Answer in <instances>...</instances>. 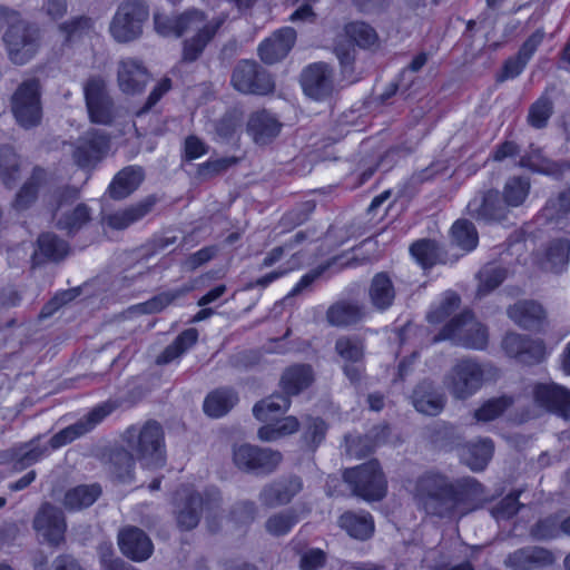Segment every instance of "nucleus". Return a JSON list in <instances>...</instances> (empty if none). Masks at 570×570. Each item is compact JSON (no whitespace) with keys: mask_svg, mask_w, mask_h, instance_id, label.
<instances>
[{"mask_svg":"<svg viewBox=\"0 0 570 570\" xmlns=\"http://www.w3.org/2000/svg\"><path fill=\"white\" fill-rule=\"evenodd\" d=\"M484 489L473 478L452 481L448 475L429 471L416 479L414 498L428 514L459 519L479 508Z\"/></svg>","mask_w":570,"mask_h":570,"instance_id":"f257e3e1","label":"nucleus"},{"mask_svg":"<svg viewBox=\"0 0 570 570\" xmlns=\"http://www.w3.org/2000/svg\"><path fill=\"white\" fill-rule=\"evenodd\" d=\"M114 409L115 406L110 403L100 404L76 423L56 433L48 443H42L41 436H37L29 442L8 450L6 455L11 460L13 471L20 472L49 455L50 449H59L87 434L108 416Z\"/></svg>","mask_w":570,"mask_h":570,"instance_id":"f03ea898","label":"nucleus"},{"mask_svg":"<svg viewBox=\"0 0 570 570\" xmlns=\"http://www.w3.org/2000/svg\"><path fill=\"white\" fill-rule=\"evenodd\" d=\"M122 439L144 465L159 468L165 464V432L157 421L149 420L141 425H130Z\"/></svg>","mask_w":570,"mask_h":570,"instance_id":"7ed1b4c3","label":"nucleus"},{"mask_svg":"<svg viewBox=\"0 0 570 570\" xmlns=\"http://www.w3.org/2000/svg\"><path fill=\"white\" fill-rule=\"evenodd\" d=\"M495 370L491 364L479 362L473 357L456 360L444 375L443 384L456 400H468L492 379Z\"/></svg>","mask_w":570,"mask_h":570,"instance_id":"20e7f679","label":"nucleus"},{"mask_svg":"<svg viewBox=\"0 0 570 570\" xmlns=\"http://www.w3.org/2000/svg\"><path fill=\"white\" fill-rule=\"evenodd\" d=\"M148 19L149 7L145 0H124L109 23V33L118 43L136 41Z\"/></svg>","mask_w":570,"mask_h":570,"instance_id":"39448f33","label":"nucleus"},{"mask_svg":"<svg viewBox=\"0 0 570 570\" xmlns=\"http://www.w3.org/2000/svg\"><path fill=\"white\" fill-rule=\"evenodd\" d=\"M11 112L17 124L31 129L42 119L41 87L37 78L23 80L10 98Z\"/></svg>","mask_w":570,"mask_h":570,"instance_id":"423d86ee","label":"nucleus"},{"mask_svg":"<svg viewBox=\"0 0 570 570\" xmlns=\"http://www.w3.org/2000/svg\"><path fill=\"white\" fill-rule=\"evenodd\" d=\"M488 330L465 311L453 317L433 338L434 342L450 340L458 345L472 350H484L488 345Z\"/></svg>","mask_w":570,"mask_h":570,"instance_id":"0eeeda50","label":"nucleus"},{"mask_svg":"<svg viewBox=\"0 0 570 570\" xmlns=\"http://www.w3.org/2000/svg\"><path fill=\"white\" fill-rule=\"evenodd\" d=\"M86 108L91 122L110 126L120 116L111 98L107 81L101 76H90L82 86Z\"/></svg>","mask_w":570,"mask_h":570,"instance_id":"6e6552de","label":"nucleus"},{"mask_svg":"<svg viewBox=\"0 0 570 570\" xmlns=\"http://www.w3.org/2000/svg\"><path fill=\"white\" fill-rule=\"evenodd\" d=\"M344 480L356 495L367 501L381 500L386 491V481L376 461L346 470Z\"/></svg>","mask_w":570,"mask_h":570,"instance_id":"1a4fd4ad","label":"nucleus"},{"mask_svg":"<svg viewBox=\"0 0 570 570\" xmlns=\"http://www.w3.org/2000/svg\"><path fill=\"white\" fill-rule=\"evenodd\" d=\"M39 29L22 19L11 24L3 35L10 60L16 65L28 62L37 51Z\"/></svg>","mask_w":570,"mask_h":570,"instance_id":"9d476101","label":"nucleus"},{"mask_svg":"<svg viewBox=\"0 0 570 570\" xmlns=\"http://www.w3.org/2000/svg\"><path fill=\"white\" fill-rule=\"evenodd\" d=\"M282 460V453L271 448L242 444L233 451V461L238 469L257 474L273 473Z\"/></svg>","mask_w":570,"mask_h":570,"instance_id":"9b49d317","label":"nucleus"},{"mask_svg":"<svg viewBox=\"0 0 570 570\" xmlns=\"http://www.w3.org/2000/svg\"><path fill=\"white\" fill-rule=\"evenodd\" d=\"M232 85L239 92L254 95H267L275 87L272 76L253 60H242L236 65Z\"/></svg>","mask_w":570,"mask_h":570,"instance_id":"f8f14e48","label":"nucleus"},{"mask_svg":"<svg viewBox=\"0 0 570 570\" xmlns=\"http://www.w3.org/2000/svg\"><path fill=\"white\" fill-rule=\"evenodd\" d=\"M466 210L472 218L484 223H502L510 214L497 189L476 193L468 203Z\"/></svg>","mask_w":570,"mask_h":570,"instance_id":"ddd939ff","label":"nucleus"},{"mask_svg":"<svg viewBox=\"0 0 570 570\" xmlns=\"http://www.w3.org/2000/svg\"><path fill=\"white\" fill-rule=\"evenodd\" d=\"M183 500L181 504L177 507L176 519L177 524L181 530L194 529L200 519V513L204 509L212 511L219 507L220 498L218 494L207 495L206 499L200 493L184 491L178 493Z\"/></svg>","mask_w":570,"mask_h":570,"instance_id":"4468645a","label":"nucleus"},{"mask_svg":"<svg viewBox=\"0 0 570 570\" xmlns=\"http://www.w3.org/2000/svg\"><path fill=\"white\" fill-rule=\"evenodd\" d=\"M32 525L37 533L51 546L57 547L65 541L67 530L65 514L61 509L49 502L40 505Z\"/></svg>","mask_w":570,"mask_h":570,"instance_id":"2eb2a0df","label":"nucleus"},{"mask_svg":"<svg viewBox=\"0 0 570 570\" xmlns=\"http://www.w3.org/2000/svg\"><path fill=\"white\" fill-rule=\"evenodd\" d=\"M534 403L564 420H570V391L563 386L551 384H537L532 391Z\"/></svg>","mask_w":570,"mask_h":570,"instance_id":"dca6fc26","label":"nucleus"},{"mask_svg":"<svg viewBox=\"0 0 570 570\" xmlns=\"http://www.w3.org/2000/svg\"><path fill=\"white\" fill-rule=\"evenodd\" d=\"M109 148V137L101 131L91 130L78 140L72 157L82 168L98 163Z\"/></svg>","mask_w":570,"mask_h":570,"instance_id":"f3484780","label":"nucleus"},{"mask_svg":"<svg viewBox=\"0 0 570 570\" xmlns=\"http://www.w3.org/2000/svg\"><path fill=\"white\" fill-rule=\"evenodd\" d=\"M150 80L142 62L135 58H125L118 62L117 82L126 95L140 94Z\"/></svg>","mask_w":570,"mask_h":570,"instance_id":"a211bd4d","label":"nucleus"},{"mask_svg":"<svg viewBox=\"0 0 570 570\" xmlns=\"http://www.w3.org/2000/svg\"><path fill=\"white\" fill-rule=\"evenodd\" d=\"M302 488V480L297 476L277 479L262 488L258 500L266 508L285 505L292 501Z\"/></svg>","mask_w":570,"mask_h":570,"instance_id":"6ab92c4d","label":"nucleus"},{"mask_svg":"<svg viewBox=\"0 0 570 570\" xmlns=\"http://www.w3.org/2000/svg\"><path fill=\"white\" fill-rule=\"evenodd\" d=\"M296 41V31L291 27H284L272 33L258 46V56L267 65L283 60Z\"/></svg>","mask_w":570,"mask_h":570,"instance_id":"aec40b11","label":"nucleus"},{"mask_svg":"<svg viewBox=\"0 0 570 570\" xmlns=\"http://www.w3.org/2000/svg\"><path fill=\"white\" fill-rule=\"evenodd\" d=\"M304 92L316 100L328 97L333 91L332 70L324 62L309 65L302 73Z\"/></svg>","mask_w":570,"mask_h":570,"instance_id":"412c9836","label":"nucleus"},{"mask_svg":"<svg viewBox=\"0 0 570 570\" xmlns=\"http://www.w3.org/2000/svg\"><path fill=\"white\" fill-rule=\"evenodd\" d=\"M118 544L121 552L134 561L147 560L154 550L149 537L136 527L122 529L118 534Z\"/></svg>","mask_w":570,"mask_h":570,"instance_id":"4be33fe9","label":"nucleus"},{"mask_svg":"<svg viewBox=\"0 0 570 570\" xmlns=\"http://www.w3.org/2000/svg\"><path fill=\"white\" fill-rule=\"evenodd\" d=\"M552 563V553L541 547H524L509 553L504 559V566L511 570H535Z\"/></svg>","mask_w":570,"mask_h":570,"instance_id":"5701e85b","label":"nucleus"},{"mask_svg":"<svg viewBox=\"0 0 570 570\" xmlns=\"http://www.w3.org/2000/svg\"><path fill=\"white\" fill-rule=\"evenodd\" d=\"M282 124L266 110L253 112L247 121V131L257 145L272 142L281 132Z\"/></svg>","mask_w":570,"mask_h":570,"instance_id":"b1692460","label":"nucleus"},{"mask_svg":"<svg viewBox=\"0 0 570 570\" xmlns=\"http://www.w3.org/2000/svg\"><path fill=\"white\" fill-rule=\"evenodd\" d=\"M226 17H217L206 22L196 35L184 41L183 61L193 62L203 53L206 46L213 40L224 24Z\"/></svg>","mask_w":570,"mask_h":570,"instance_id":"393cba45","label":"nucleus"},{"mask_svg":"<svg viewBox=\"0 0 570 570\" xmlns=\"http://www.w3.org/2000/svg\"><path fill=\"white\" fill-rule=\"evenodd\" d=\"M508 316L524 330H537L546 320V311L534 301H519L507 311Z\"/></svg>","mask_w":570,"mask_h":570,"instance_id":"a878e982","label":"nucleus"},{"mask_svg":"<svg viewBox=\"0 0 570 570\" xmlns=\"http://www.w3.org/2000/svg\"><path fill=\"white\" fill-rule=\"evenodd\" d=\"M414 407L426 415H438L444 407L445 399L431 382L420 383L412 394Z\"/></svg>","mask_w":570,"mask_h":570,"instance_id":"bb28decb","label":"nucleus"},{"mask_svg":"<svg viewBox=\"0 0 570 570\" xmlns=\"http://www.w3.org/2000/svg\"><path fill=\"white\" fill-rule=\"evenodd\" d=\"M570 261V240L566 238H558L551 240L542 258L540 265L544 271L560 274L567 269Z\"/></svg>","mask_w":570,"mask_h":570,"instance_id":"cd10ccee","label":"nucleus"},{"mask_svg":"<svg viewBox=\"0 0 570 570\" xmlns=\"http://www.w3.org/2000/svg\"><path fill=\"white\" fill-rule=\"evenodd\" d=\"M144 180V170L139 166L121 169L109 185L108 193L114 199H124L135 191Z\"/></svg>","mask_w":570,"mask_h":570,"instance_id":"c85d7f7f","label":"nucleus"},{"mask_svg":"<svg viewBox=\"0 0 570 570\" xmlns=\"http://www.w3.org/2000/svg\"><path fill=\"white\" fill-rule=\"evenodd\" d=\"M314 381V373L311 365L295 364L287 367L281 379V385L284 393L289 395H297L303 390L307 389Z\"/></svg>","mask_w":570,"mask_h":570,"instance_id":"c756f323","label":"nucleus"},{"mask_svg":"<svg viewBox=\"0 0 570 570\" xmlns=\"http://www.w3.org/2000/svg\"><path fill=\"white\" fill-rule=\"evenodd\" d=\"M395 295L393 281L387 273L381 272L374 275L368 288V296L375 308L380 311L387 309L392 306Z\"/></svg>","mask_w":570,"mask_h":570,"instance_id":"7c9ffc66","label":"nucleus"},{"mask_svg":"<svg viewBox=\"0 0 570 570\" xmlns=\"http://www.w3.org/2000/svg\"><path fill=\"white\" fill-rule=\"evenodd\" d=\"M494 452L491 439H481L462 448L461 458L473 471H482L490 462Z\"/></svg>","mask_w":570,"mask_h":570,"instance_id":"2f4dec72","label":"nucleus"},{"mask_svg":"<svg viewBox=\"0 0 570 570\" xmlns=\"http://www.w3.org/2000/svg\"><path fill=\"white\" fill-rule=\"evenodd\" d=\"M47 180V173L40 167L32 170L31 176L24 181L16 194L12 207L17 210L29 208L37 199L40 187Z\"/></svg>","mask_w":570,"mask_h":570,"instance_id":"473e14b6","label":"nucleus"},{"mask_svg":"<svg viewBox=\"0 0 570 570\" xmlns=\"http://www.w3.org/2000/svg\"><path fill=\"white\" fill-rule=\"evenodd\" d=\"M155 203V198L148 197L134 206L108 215L106 222L108 226L114 229H125L132 223L145 217L151 210Z\"/></svg>","mask_w":570,"mask_h":570,"instance_id":"72a5a7b5","label":"nucleus"},{"mask_svg":"<svg viewBox=\"0 0 570 570\" xmlns=\"http://www.w3.org/2000/svg\"><path fill=\"white\" fill-rule=\"evenodd\" d=\"M365 315L364 307L350 302H337L330 306L326 320L333 326H348L360 322Z\"/></svg>","mask_w":570,"mask_h":570,"instance_id":"f704fd0d","label":"nucleus"},{"mask_svg":"<svg viewBox=\"0 0 570 570\" xmlns=\"http://www.w3.org/2000/svg\"><path fill=\"white\" fill-rule=\"evenodd\" d=\"M340 525L351 537L366 540L374 531V522L370 513L345 512L340 518Z\"/></svg>","mask_w":570,"mask_h":570,"instance_id":"c9c22d12","label":"nucleus"},{"mask_svg":"<svg viewBox=\"0 0 570 570\" xmlns=\"http://www.w3.org/2000/svg\"><path fill=\"white\" fill-rule=\"evenodd\" d=\"M238 402L237 394L230 389H218L207 395L204 411L212 417H220L228 413Z\"/></svg>","mask_w":570,"mask_h":570,"instance_id":"e433bc0d","label":"nucleus"},{"mask_svg":"<svg viewBox=\"0 0 570 570\" xmlns=\"http://www.w3.org/2000/svg\"><path fill=\"white\" fill-rule=\"evenodd\" d=\"M530 189L531 183L528 177H510L503 186L501 198L504 205L508 206V210L522 206L529 196Z\"/></svg>","mask_w":570,"mask_h":570,"instance_id":"4c0bfd02","label":"nucleus"},{"mask_svg":"<svg viewBox=\"0 0 570 570\" xmlns=\"http://www.w3.org/2000/svg\"><path fill=\"white\" fill-rule=\"evenodd\" d=\"M101 494L98 484L78 485L66 492L63 505L70 511H77L90 507Z\"/></svg>","mask_w":570,"mask_h":570,"instance_id":"58836bf2","label":"nucleus"},{"mask_svg":"<svg viewBox=\"0 0 570 570\" xmlns=\"http://www.w3.org/2000/svg\"><path fill=\"white\" fill-rule=\"evenodd\" d=\"M21 177V165L19 156L12 147L0 148V178L2 184L11 189Z\"/></svg>","mask_w":570,"mask_h":570,"instance_id":"ea45409f","label":"nucleus"},{"mask_svg":"<svg viewBox=\"0 0 570 570\" xmlns=\"http://www.w3.org/2000/svg\"><path fill=\"white\" fill-rule=\"evenodd\" d=\"M194 289L193 285H184L178 288L169 289L155 295L147 302L142 303L141 309L144 313L154 314L164 311L167 306L175 304L177 301L185 297Z\"/></svg>","mask_w":570,"mask_h":570,"instance_id":"a19ab883","label":"nucleus"},{"mask_svg":"<svg viewBox=\"0 0 570 570\" xmlns=\"http://www.w3.org/2000/svg\"><path fill=\"white\" fill-rule=\"evenodd\" d=\"M291 405L288 396L281 394L271 395L257 402L253 407L254 416L262 421L267 422L274 420L278 414L285 412Z\"/></svg>","mask_w":570,"mask_h":570,"instance_id":"79ce46f5","label":"nucleus"},{"mask_svg":"<svg viewBox=\"0 0 570 570\" xmlns=\"http://www.w3.org/2000/svg\"><path fill=\"white\" fill-rule=\"evenodd\" d=\"M198 338L197 330L188 328L181 332L175 341L168 345L164 352L157 357L158 364H167L183 355L189 350Z\"/></svg>","mask_w":570,"mask_h":570,"instance_id":"37998d69","label":"nucleus"},{"mask_svg":"<svg viewBox=\"0 0 570 570\" xmlns=\"http://www.w3.org/2000/svg\"><path fill=\"white\" fill-rule=\"evenodd\" d=\"M508 276V269L497 264H487L478 273V296H484L500 286Z\"/></svg>","mask_w":570,"mask_h":570,"instance_id":"c03bdc74","label":"nucleus"},{"mask_svg":"<svg viewBox=\"0 0 570 570\" xmlns=\"http://www.w3.org/2000/svg\"><path fill=\"white\" fill-rule=\"evenodd\" d=\"M135 453L129 449H120L110 455V471L121 482H130L136 464Z\"/></svg>","mask_w":570,"mask_h":570,"instance_id":"a18cd8bd","label":"nucleus"},{"mask_svg":"<svg viewBox=\"0 0 570 570\" xmlns=\"http://www.w3.org/2000/svg\"><path fill=\"white\" fill-rule=\"evenodd\" d=\"M38 250L47 259L62 261L69 253V245L53 233H43L38 238Z\"/></svg>","mask_w":570,"mask_h":570,"instance_id":"49530a36","label":"nucleus"},{"mask_svg":"<svg viewBox=\"0 0 570 570\" xmlns=\"http://www.w3.org/2000/svg\"><path fill=\"white\" fill-rule=\"evenodd\" d=\"M552 114L553 100L546 91L530 106L527 120L532 128L542 129L548 126Z\"/></svg>","mask_w":570,"mask_h":570,"instance_id":"de8ad7c7","label":"nucleus"},{"mask_svg":"<svg viewBox=\"0 0 570 570\" xmlns=\"http://www.w3.org/2000/svg\"><path fill=\"white\" fill-rule=\"evenodd\" d=\"M542 217L549 222H557L570 215V189L559 191L550 197L541 212Z\"/></svg>","mask_w":570,"mask_h":570,"instance_id":"09e8293b","label":"nucleus"},{"mask_svg":"<svg viewBox=\"0 0 570 570\" xmlns=\"http://www.w3.org/2000/svg\"><path fill=\"white\" fill-rule=\"evenodd\" d=\"M410 250L416 262L424 268L443 262L442 250L434 240H419L411 246Z\"/></svg>","mask_w":570,"mask_h":570,"instance_id":"8fccbe9b","label":"nucleus"},{"mask_svg":"<svg viewBox=\"0 0 570 570\" xmlns=\"http://www.w3.org/2000/svg\"><path fill=\"white\" fill-rule=\"evenodd\" d=\"M452 239L463 250L474 249L479 242L475 226L465 219H460L452 226Z\"/></svg>","mask_w":570,"mask_h":570,"instance_id":"3c124183","label":"nucleus"},{"mask_svg":"<svg viewBox=\"0 0 570 570\" xmlns=\"http://www.w3.org/2000/svg\"><path fill=\"white\" fill-rule=\"evenodd\" d=\"M336 353L345 363L362 362L364 360V343L356 336H341L335 342Z\"/></svg>","mask_w":570,"mask_h":570,"instance_id":"603ef678","label":"nucleus"},{"mask_svg":"<svg viewBox=\"0 0 570 570\" xmlns=\"http://www.w3.org/2000/svg\"><path fill=\"white\" fill-rule=\"evenodd\" d=\"M519 166L546 175H553L559 171V166L546 158L539 148L523 155L519 160Z\"/></svg>","mask_w":570,"mask_h":570,"instance_id":"864d4df0","label":"nucleus"},{"mask_svg":"<svg viewBox=\"0 0 570 570\" xmlns=\"http://www.w3.org/2000/svg\"><path fill=\"white\" fill-rule=\"evenodd\" d=\"M346 35L355 41L358 47L371 48L377 43L379 37L374 28L370 24L355 21L351 22L345 28Z\"/></svg>","mask_w":570,"mask_h":570,"instance_id":"5fc2aeb1","label":"nucleus"},{"mask_svg":"<svg viewBox=\"0 0 570 570\" xmlns=\"http://www.w3.org/2000/svg\"><path fill=\"white\" fill-rule=\"evenodd\" d=\"M297 521V515L287 510L271 515L265 522V529L269 534L281 537L287 534Z\"/></svg>","mask_w":570,"mask_h":570,"instance_id":"6e6d98bb","label":"nucleus"},{"mask_svg":"<svg viewBox=\"0 0 570 570\" xmlns=\"http://www.w3.org/2000/svg\"><path fill=\"white\" fill-rule=\"evenodd\" d=\"M512 399L508 396L494 397L487 401L474 412L478 422H490L499 417L510 405Z\"/></svg>","mask_w":570,"mask_h":570,"instance_id":"4d7b16f0","label":"nucleus"},{"mask_svg":"<svg viewBox=\"0 0 570 570\" xmlns=\"http://www.w3.org/2000/svg\"><path fill=\"white\" fill-rule=\"evenodd\" d=\"M90 219V209L85 204L77 205L71 212L63 213L58 218V227L69 233L78 230Z\"/></svg>","mask_w":570,"mask_h":570,"instance_id":"13d9d810","label":"nucleus"},{"mask_svg":"<svg viewBox=\"0 0 570 570\" xmlns=\"http://www.w3.org/2000/svg\"><path fill=\"white\" fill-rule=\"evenodd\" d=\"M561 515H550L534 524L531 534L538 540H549L563 534Z\"/></svg>","mask_w":570,"mask_h":570,"instance_id":"bf43d9fd","label":"nucleus"},{"mask_svg":"<svg viewBox=\"0 0 570 570\" xmlns=\"http://www.w3.org/2000/svg\"><path fill=\"white\" fill-rule=\"evenodd\" d=\"M206 13L199 9H188L176 16L177 37L206 24Z\"/></svg>","mask_w":570,"mask_h":570,"instance_id":"052dcab7","label":"nucleus"},{"mask_svg":"<svg viewBox=\"0 0 570 570\" xmlns=\"http://www.w3.org/2000/svg\"><path fill=\"white\" fill-rule=\"evenodd\" d=\"M460 297L453 292L445 293L440 304L432 308L428 314V321L430 323H441L448 316H450L455 309L459 308Z\"/></svg>","mask_w":570,"mask_h":570,"instance_id":"680f3d73","label":"nucleus"},{"mask_svg":"<svg viewBox=\"0 0 570 570\" xmlns=\"http://www.w3.org/2000/svg\"><path fill=\"white\" fill-rule=\"evenodd\" d=\"M237 163L236 157H223L217 159H209L204 164H200L197 168V176L207 180L219 174L225 173L228 168Z\"/></svg>","mask_w":570,"mask_h":570,"instance_id":"e2e57ef3","label":"nucleus"},{"mask_svg":"<svg viewBox=\"0 0 570 570\" xmlns=\"http://www.w3.org/2000/svg\"><path fill=\"white\" fill-rule=\"evenodd\" d=\"M523 348L519 362L525 365H533L542 362L547 355L546 344L540 338H527V344Z\"/></svg>","mask_w":570,"mask_h":570,"instance_id":"0e129e2a","label":"nucleus"},{"mask_svg":"<svg viewBox=\"0 0 570 570\" xmlns=\"http://www.w3.org/2000/svg\"><path fill=\"white\" fill-rule=\"evenodd\" d=\"M373 451V442L368 436L352 435L345 436V453L355 459L366 456Z\"/></svg>","mask_w":570,"mask_h":570,"instance_id":"69168bd1","label":"nucleus"},{"mask_svg":"<svg viewBox=\"0 0 570 570\" xmlns=\"http://www.w3.org/2000/svg\"><path fill=\"white\" fill-rule=\"evenodd\" d=\"M327 426L325 422L320 417H313L308 420V425L304 432V441L312 448L315 449L324 440Z\"/></svg>","mask_w":570,"mask_h":570,"instance_id":"338daca9","label":"nucleus"},{"mask_svg":"<svg viewBox=\"0 0 570 570\" xmlns=\"http://www.w3.org/2000/svg\"><path fill=\"white\" fill-rule=\"evenodd\" d=\"M94 21L89 17H76L60 26V30L63 31L68 39L80 36L83 32L91 30Z\"/></svg>","mask_w":570,"mask_h":570,"instance_id":"774afa93","label":"nucleus"}]
</instances>
